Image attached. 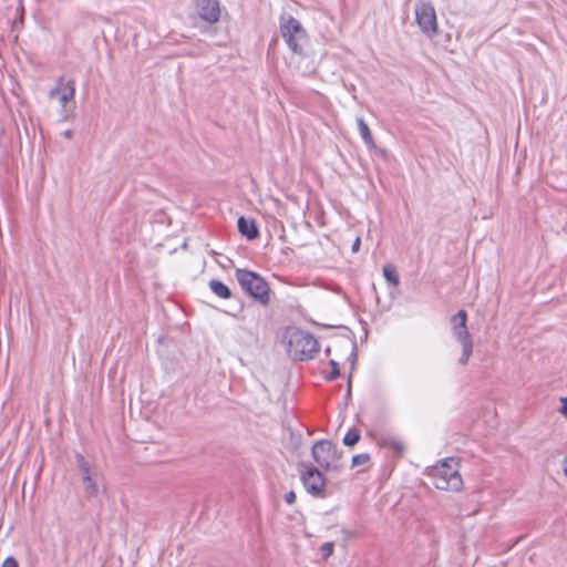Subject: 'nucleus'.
<instances>
[{
	"instance_id": "obj_1",
	"label": "nucleus",
	"mask_w": 567,
	"mask_h": 567,
	"mask_svg": "<svg viewBox=\"0 0 567 567\" xmlns=\"http://www.w3.org/2000/svg\"><path fill=\"white\" fill-rule=\"evenodd\" d=\"M288 355L296 361L312 359L319 351L318 340L309 332L288 327L282 336Z\"/></svg>"
},
{
	"instance_id": "obj_2",
	"label": "nucleus",
	"mask_w": 567,
	"mask_h": 567,
	"mask_svg": "<svg viewBox=\"0 0 567 567\" xmlns=\"http://www.w3.org/2000/svg\"><path fill=\"white\" fill-rule=\"evenodd\" d=\"M427 476L437 489L458 492L463 486V480L458 473V464L452 457L445 458L429 468Z\"/></svg>"
},
{
	"instance_id": "obj_3",
	"label": "nucleus",
	"mask_w": 567,
	"mask_h": 567,
	"mask_svg": "<svg viewBox=\"0 0 567 567\" xmlns=\"http://www.w3.org/2000/svg\"><path fill=\"white\" fill-rule=\"evenodd\" d=\"M280 32L289 49L295 53L301 54L307 42V33L300 22L290 16L281 17Z\"/></svg>"
},
{
	"instance_id": "obj_4",
	"label": "nucleus",
	"mask_w": 567,
	"mask_h": 567,
	"mask_svg": "<svg viewBox=\"0 0 567 567\" xmlns=\"http://www.w3.org/2000/svg\"><path fill=\"white\" fill-rule=\"evenodd\" d=\"M50 99H56L62 107V118L69 120L75 110V82L60 78L49 93Z\"/></svg>"
},
{
	"instance_id": "obj_5",
	"label": "nucleus",
	"mask_w": 567,
	"mask_h": 567,
	"mask_svg": "<svg viewBox=\"0 0 567 567\" xmlns=\"http://www.w3.org/2000/svg\"><path fill=\"white\" fill-rule=\"evenodd\" d=\"M415 21L421 32L433 39L439 32L436 11L431 2L419 1L414 7Z\"/></svg>"
},
{
	"instance_id": "obj_6",
	"label": "nucleus",
	"mask_w": 567,
	"mask_h": 567,
	"mask_svg": "<svg viewBox=\"0 0 567 567\" xmlns=\"http://www.w3.org/2000/svg\"><path fill=\"white\" fill-rule=\"evenodd\" d=\"M466 320L467 315L464 310H460L451 319L453 333L462 346V355L458 360L462 365L467 364L473 352V343L467 331Z\"/></svg>"
},
{
	"instance_id": "obj_7",
	"label": "nucleus",
	"mask_w": 567,
	"mask_h": 567,
	"mask_svg": "<svg viewBox=\"0 0 567 567\" xmlns=\"http://www.w3.org/2000/svg\"><path fill=\"white\" fill-rule=\"evenodd\" d=\"M312 456L318 465L326 471H337L340 467L338 450L330 441L316 442L312 446Z\"/></svg>"
},
{
	"instance_id": "obj_8",
	"label": "nucleus",
	"mask_w": 567,
	"mask_h": 567,
	"mask_svg": "<svg viewBox=\"0 0 567 567\" xmlns=\"http://www.w3.org/2000/svg\"><path fill=\"white\" fill-rule=\"evenodd\" d=\"M78 466L82 474L84 491L89 496H95L99 493L97 475L92 472L90 463L82 456L78 455Z\"/></svg>"
},
{
	"instance_id": "obj_9",
	"label": "nucleus",
	"mask_w": 567,
	"mask_h": 567,
	"mask_svg": "<svg viewBox=\"0 0 567 567\" xmlns=\"http://www.w3.org/2000/svg\"><path fill=\"white\" fill-rule=\"evenodd\" d=\"M301 481L306 491L315 496L322 493L326 484L323 475L312 466L301 473Z\"/></svg>"
},
{
	"instance_id": "obj_10",
	"label": "nucleus",
	"mask_w": 567,
	"mask_h": 567,
	"mask_svg": "<svg viewBox=\"0 0 567 567\" xmlns=\"http://www.w3.org/2000/svg\"><path fill=\"white\" fill-rule=\"evenodd\" d=\"M197 12L199 17L208 22L216 23L220 18V4L218 0H197Z\"/></svg>"
},
{
	"instance_id": "obj_11",
	"label": "nucleus",
	"mask_w": 567,
	"mask_h": 567,
	"mask_svg": "<svg viewBox=\"0 0 567 567\" xmlns=\"http://www.w3.org/2000/svg\"><path fill=\"white\" fill-rule=\"evenodd\" d=\"M238 230L249 240H252L258 237V228L254 219H247L244 216L238 218Z\"/></svg>"
},
{
	"instance_id": "obj_12",
	"label": "nucleus",
	"mask_w": 567,
	"mask_h": 567,
	"mask_svg": "<svg viewBox=\"0 0 567 567\" xmlns=\"http://www.w3.org/2000/svg\"><path fill=\"white\" fill-rule=\"evenodd\" d=\"M380 445L392 452L393 456L400 457L405 452V444L393 436L382 437Z\"/></svg>"
},
{
	"instance_id": "obj_13",
	"label": "nucleus",
	"mask_w": 567,
	"mask_h": 567,
	"mask_svg": "<svg viewBox=\"0 0 567 567\" xmlns=\"http://www.w3.org/2000/svg\"><path fill=\"white\" fill-rule=\"evenodd\" d=\"M245 290L255 299L266 305L269 300V286H243Z\"/></svg>"
},
{
	"instance_id": "obj_14",
	"label": "nucleus",
	"mask_w": 567,
	"mask_h": 567,
	"mask_svg": "<svg viewBox=\"0 0 567 567\" xmlns=\"http://www.w3.org/2000/svg\"><path fill=\"white\" fill-rule=\"evenodd\" d=\"M236 279L238 284H266V280L254 271L237 269Z\"/></svg>"
},
{
	"instance_id": "obj_15",
	"label": "nucleus",
	"mask_w": 567,
	"mask_h": 567,
	"mask_svg": "<svg viewBox=\"0 0 567 567\" xmlns=\"http://www.w3.org/2000/svg\"><path fill=\"white\" fill-rule=\"evenodd\" d=\"M357 124H358V130H359V133L362 137V140L364 141V143L370 147V148H373L375 147V143H374V140H373V136H372V133L368 126V124L364 122L363 118L361 117H358L357 118Z\"/></svg>"
},
{
	"instance_id": "obj_16",
	"label": "nucleus",
	"mask_w": 567,
	"mask_h": 567,
	"mask_svg": "<svg viewBox=\"0 0 567 567\" xmlns=\"http://www.w3.org/2000/svg\"><path fill=\"white\" fill-rule=\"evenodd\" d=\"M383 276L389 284H399L398 270L392 264L383 266Z\"/></svg>"
},
{
	"instance_id": "obj_17",
	"label": "nucleus",
	"mask_w": 567,
	"mask_h": 567,
	"mask_svg": "<svg viewBox=\"0 0 567 567\" xmlns=\"http://www.w3.org/2000/svg\"><path fill=\"white\" fill-rule=\"evenodd\" d=\"M359 440L360 432L357 429H350L343 437V444L348 446H353L359 442Z\"/></svg>"
},
{
	"instance_id": "obj_18",
	"label": "nucleus",
	"mask_w": 567,
	"mask_h": 567,
	"mask_svg": "<svg viewBox=\"0 0 567 567\" xmlns=\"http://www.w3.org/2000/svg\"><path fill=\"white\" fill-rule=\"evenodd\" d=\"M210 289L219 298L226 299L231 296V292H230L228 286H210Z\"/></svg>"
},
{
	"instance_id": "obj_19",
	"label": "nucleus",
	"mask_w": 567,
	"mask_h": 567,
	"mask_svg": "<svg viewBox=\"0 0 567 567\" xmlns=\"http://www.w3.org/2000/svg\"><path fill=\"white\" fill-rule=\"evenodd\" d=\"M370 461V455L368 453L357 454L352 457V466H359L368 463Z\"/></svg>"
},
{
	"instance_id": "obj_20",
	"label": "nucleus",
	"mask_w": 567,
	"mask_h": 567,
	"mask_svg": "<svg viewBox=\"0 0 567 567\" xmlns=\"http://www.w3.org/2000/svg\"><path fill=\"white\" fill-rule=\"evenodd\" d=\"M333 544L330 542L323 543L320 547L323 559H328L333 554Z\"/></svg>"
},
{
	"instance_id": "obj_21",
	"label": "nucleus",
	"mask_w": 567,
	"mask_h": 567,
	"mask_svg": "<svg viewBox=\"0 0 567 567\" xmlns=\"http://www.w3.org/2000/svg\"><path fill=\"white\" fill-rule=\"evenodd\" d=\"M1 567H19V564L14 557L10 556L3 560Z\"/></svg>"
},
{
	"instance_id": "obj_22",
	"label": "nucleus",
	"mask_w": 567,
	"mask_h": 567,
	"mask_svg": "<svg viewBox=\"0 0 567 567\" xmlns=\"http://www.w3.org/2000/svg\"><path fill=\"white\" fill-rule=\"evenodd\" d=\"M330 364L332 367V370H331V374L329 377V379H334L339 375V367H338V363L333 360L330 361Z\"/></svg>"
},
{
	"instance_id": "obj_23",
	"label": "nucleus",
	"mask_w": 567,
	"mask_h": 567,
	"mask_svg": "<svg viewBox=\"0 0 567 567\" xmlns=\"http://www.w3.org/2000/svg\"><path fill=\"white\" fill-rule=\"evenodd\" d=\"M285 501L287 504L292 505L296 501V493L293 491H290L285 495Z\"/></svg>"
},
{
	"instance_id": "obj_24",
	"label": "nucleus",
	"mask_w": 567,
	"mask_h": 567,
	"mask_svg": "<svg viewBox=\"0 0 567 567\" xmlns=\"http://www.w3.org/2000/svg\"><path fill=\"white\" fill-rule=\"evenodd\" d=\"M561 406L559 409V412L567 417V396L560 398Z\"/></svg>"
},
{
	"instance_id": "obj_25",
	"label": "nucleus",
	"mask_w": 567,
	"mask_h": 567,
	"mask_svg": "<svg viewBox=\"0 0 567 567\" xmlns=\"http://www.w3.org/2000/svg\"><path fill=\"white\" fill-rule=\"evenodd\" d=\"M360 244H361V240H360V237H357L353 245H352V252H358L359 251V248H360Z\"/></svg>"
},
{
	"instance_id": "obj_26",
	"label": "nucleus",
	"mask_w": 567,
	"mask_h": 567,
	"mask_svg": "<svg viewBox=\"0 0 567 567\" xmlns=\"http://www.w3.org/2000/svg\"><path fill=\"white\" fill-rule=\"evenodd\" d=\"M371 290H372V291H373V293L375 295L377 301L380 303V296H379V292L377 291V286H375V285H372V286H371Z\"/></svg>"
},
{
	"instance_id": "obj_27",
	"label": "nucleus",
	"mask_w": 567,
	"mask_h": 567,
	"mask_svg": "<svg viewBox=\"0 0 567 567\" xmlns=\"http://www.w3.org/2000/svg\"><path fill=\"white\" fill-rule=\"evenodd\" d=\"M63 136L66 138H70L72 136V131H70V130L64 131Z\"/></svg>"
},
{
	"instance_id": "obj_28",
	"label": "nucleus",
	"mask_w": 567,
	"mask_h": 567,
	"mask_svg": "<svg viewBox=\"0 0 567 567\" xmlns=\"http://www.w3.org/2000/svg\"><path fill=\"white\" fill-rule=\"evenodd\" d=\"M564 474L567 477V457L564 460Z\"/></svg>"
},
{
	"instance_id": "obj_29",
	"label": "nucleus",
	"mask_w": 567,
	"mask_h": 567,
	"mask_svg": "<svg viewBox=\"0 0 567 567\" xmlns=\"http://www.w3.org/2000/svg\"><path fill=\"white\" fill-rule=\"evenodd\" d=\"M209 284L215 285V284H221V282L217 281V280H212Z\"/></svg>"
}]
</instances>
